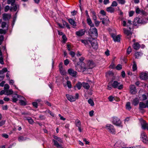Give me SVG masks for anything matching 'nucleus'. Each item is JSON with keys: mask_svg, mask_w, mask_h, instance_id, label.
<instances>
[{"mask_svg": "<svg viewBox=\"0 0 148 148\" xmlns=\"http://www.w3.org/2000/svg\"><path fill=\"white\" fill-rule=\"evenodd\" d=\"M88 65L87 68L84 66L82 67V66H77L76 67V69L78 71H82L83 72L85 71L86 69H92L94 66V64L93 62L92 61H88L87 63Z\"/></svg>", "mask_w": 148, "mask_h": 148, "instance_id": "f257e3e1", "label": "nucleus"}, {"mask_svg": "<svg viewBox=\"0 0 148 148\" xmlns=\"http://www.w3.org/2000/svg\"><path fill=\"white\" fill-rule=\"evenodd\" d=\"M146 23L145 21L143 18H136L134 20V24L136 26L141 24H144Z\"/></svg>", "mask_w": 148, "mask_h": 148, "instance_id": "f03ea898", "label": "nucleus"}, {"mask_svg": "<svg viewBox=\"0 0 148 148\" xmlns=\"http://www.w3.org/2000/svg\"><path fill=\"white\" fill-rule=\"evenodd\" d=\"M112 85L113 87L115 88H117L119 89H121L123 88V85L120 84V83L117 81H113Z\"/></svg>", "mask_w": 148, "mask_h": 148, "instance_id": "7ed1b4c3", "label": "nucleus"}, {"mask_svg": "<svg viewBox=\"0 0 148 148\" xmlns=\"http://www.w3.org/2000/svg\"><path fill=\"white\" fill-rule=\"evenodd\" d=\"M139 120L142 128L144 130L147 129L148 130V123L142 118L140 119Z\"/></svg>", "mask_w": 148, "mask_h": 148, "instance_id": "20e7f679", "label": "nucleus"}, {"mask_svg": "<svg viewBox=\"0 0 148 148\" xmlns=\"http://www.w3.org/2000/svg\"><path fill=\"white\" fill-rule=\"evenodd\" d=\"M106 128L108 131L112 134L115 133V131L113 126L111 124H107L106 125Z\"/></svg>", "mask_w": 148, "mask_h": 148, "instance_id": "39448f33", "label": "nucleus"}, {"mask_svg": "<svg viewBox=\"0 0 148 148\" xmlns=\"http://www.w3.org/2000/svg\"><path fill=\"white\" fill-rule=\"evenodd\" d=\"M90 32L92 34V36L95 38H96L98 37V34L97 29L94 27H91L90 29Z\"/></svg>", "mask_w": 148, "mask_h": 148, "instance_id": "423d86ee", "label": "nucleus"}, {"mask_svg": "<svg viewBox=\"0 0 148 148\" xmlns=\"http://www.w3.org/2000/svg\"><path fill=\"white\" fill-rule=\"evenodd\" d=\"M112 122L113 124L118 126H120L121 124V121L118 118L114 117L112 118Z\"/></svg>", "mask_w": 148, "mask_h": 148, "instance_id": "0eeeda50", "label": "nucleus"}, {"mask_svg": "<svg viewBox=\"0 0 148 148\" xmlns=\"http://www.w3.org/2000/svg\"><path fill=\"white\" fill-rule=\"evenodd\" d=\"M125 144L121 141H118L114 145V147L116 148H121L123 147V145Z\"/></svg>", "mask_w": 148, "mask_h": 148, "instance_id": "6e6552de", "label": "nucleus"}, {"mask_svg": "<svg viewBox=\"0 0 148 148\" xmlns=\"http://www.w3.org/2000/svg\"><path fill=\"white\" fill-rule=\"evenodd\" d=\"M148 108V101L146 102V104L143 102H140L139 104V108L140 110H142L143 108Z\"/></svg>", "mask_w": 148, "mask_h": 148, "instance_id": "1a4fd4ad", "label": "nucleus"}, {"mask_svg": "<svg viewBox=\"0 0 148 148\" xmlns=\"http://www.w3.org/2000/svg\"><path fill=\"white\" fill-rule=\"evenodd\" d=\"M124 34L126 35V37L128 39H130L131 37L132 33L130 30L126 29L125 28H123Z\"/></svg>", "mask_w": 148, "mask_h": 148, "instance_id": "9d476101", "label": "nucleus"}, {"mask_svg": "<svg viewBox=\"0 0 148 148\" xmlns=\"http://www.w3.org/2000/svg\"><path fill=\"white\" fill-rule=\"evenodd\" d=\"M68 73L70 75L74 77H76L77 74L76 71L72 69H69L68 70Z\"/></svg>", "mask_w": 148, "mask_h": 148, "instance_id": "9b49d317", "label": "nucleus"}, {"mask_svg": "<svg viewBox=\"0 0 148 148\" xmlns=\"http://www.w3.org/2000/svg\"><path fill=\"white\" fill-rule=\"evenodd\" d=\"M91 45L94 49H97L98 48V45L97 41L96 40H93L91 42L90 41Z\"/></svg>", "mask_w": 148, "mask_h": 148, "instance_id": "f8f14e48", "label": "nucleus"}, {"mask_svg": "<svg viewBox=\"0 0 148 148\" xmlns=\"http://www.w3.org/2000/svg\"><path fill=\"white\" fill-rule=\"evenodd\" d=\"M130 92L131 94H135L137 92L136 89L134 85H131L130 86Z\"/></svg>", "mask_w": 148, "mask_h": 148, "instance_id": "ddd939ff", "label": "nucleus"}, {"mask_svg": "<svg viewBox=\"0 0 148 148\" xmlns=\"http://www.w3.org/2000/svg\"><path fill=\"white\" fill-rule=\"evenodd\" d=\"M66 96L67 99L71 102L74 101L76 100V98L74 96L66 94Z\"/></svg>", "mask_w": 148, "mask_h": 148, "instance_id": "4468645a", "label": "nucleus"}, {"mask_svg": "<svg viewBox=\"0 0 148 148\" xmlns=\"http://www.w3.org/2000/svg\"><path fill=\"white\" fill-rule=\"evenodd\" d=\"M137 14H140L143 15H145L146 12L143 10L140 9L138 8H136L135 10Z\"/></svg>", "mask_w": 148, "mask_h": 148, "instance_id": "2eb2a0df", "label": "nucleus"}, {"mask_svg": "<svg viewBox=\"0 0 148 148\" xmlns=\"http://www.w3.org/2000/svg\"><path fill=\"white\" fill-rule=\"evenodd\" d=\"M148 73H142L140 75V77L143 80H146L148 77Z\"/></svg>", "mask_w": 148, "mask_h": 148, "instance_id": "dca6fc26", "label": "nucleus"}, {"mask_svg": "<svg viewBox=\"0 0 148 148\" xmlns=\"http://www.w3.org/2000/svg\"><path fill=\"white\" fill-rule=\"evenodd\" d=\"M85 32V30L84 29H80L76 32V34L79 36H82L84 34Z\"/></svg>", "mask_w": 148, "mask_h": 148, "instance_id": "f3484780", "label": "nucleus"}, {"mask_svg": "<svg viewBox=\"0 0 148 148\" xmlns=\"http://www.w3.org/2000/svg\"><path fill=\"white\" fill-rule=\"evenodd\" d=\"M112 36L115 42H119L120 39V35H119L117 36L114 35H112Z\"/></svg>", "mask_w": 148, "mask_h": 148, "instance_id": "a211bd4d", "label": "nucleus"}, {"mask_svg": "<svg viewBox=\"0 0 148 148\" xmlns=\"http://www.w3.org/2000/svg\"><path fill=\"white\" fill-rule=\"evenodd\" d=\"M11 17V15L7 14H4L3 15V19L5 21L8 20L10 19Z\"/></svg>", "mask_w": 148, "mask_h": 148, "instance_id": "6ab92c4d", "label": "nucleus"}, {"mask_svg": "<svg viewBox=\"0 0 148 148\" xmlns=\"http://www.w3.org/2000/svg\"><path fill=\"white\" fill-rule=\"evenodd\" d=\"M139 101V99L138 98H135L134 99L132 102V104L134 106H136L138 105Z\"/></svg>", "mask_w": 148, "mask_h": 148, "instance_id": "aec40b11", "label": "nucleus"}, {"mask_svg": "<svg viewBox=\"0 0 148 148\" xmlns=\"http://www.w3.org/2000/svg\"><path fill=\"white\" fill-rule=\"evenodd\" d=\"M24 119L28 121V122L29 124H32L34 123V121L31 117H25L24 118Z\"/></svg>", "mask_w": 148, "mask_h": 148, "instance_id": "412c9836", "label": "nucleus"}, {"mask_svg": "<svg viewBox=\"0 0 148 148\" xmlns=\"http://www.w3.org/2000/svg\"><path fill=\"white\" fill-rule=\"evenodd\" d=\"M138 97L141 101H144L147 99V96L144 94H143L141 96L139 95Z\"/></svg>", "mask_w": 148, "mask_h": 148, "instance_id": "4be33fe9", "label": "nucleus"}, {"mask_svg": "<svg viewBox=\"0 0 148 148\" xmlns=\"http://www.w3.org/2000/svg\"><path fill=\"white\" fill-rule=\"evenodd\" d=\"M86 21L87 23L91 27H94V25L92 23V22L90 17L87 18Z\"/></svg>", "mask_w": 148, "mask_h": 148, "instance_id": "5701e85b", "label": "nucleus"}, {"mask_svg": "<svg viewBox=\"0 0 148 148\" xmlns=\"http://www.w3.org/2000/svg\"><path fill=\"white\" fill-rule=\"evenodd\" d=\"M18 95L16 94L13 95H12V101L13 102H16L17 101V100H18Z\"/></svg>", "mask_w": 148, "mask_h": 148, "instance_id": "b1692460", "label": "nucleus"}, {"mask_svg": "<svg viewBox=\"0 0 148 148\" xmlns=\"http://www.w3.org/2000/svg\"><path fill=\"white\" fill-rule=\"evenodd\" d=\"M140 45L138 42H134L133 45V47L135 49H138L140 47Z\"/></svg>", "mask_w": 148, "mask_h": 148, "instance_id": "393cba45", "label": "nucleus"}, {"mask_svg": "<svg viewBox=\"0 0 148 148\" xmlns=\"http://www.w3.org/2000/svg\"><path fill=\"white\" fill-rule=\"evenodd\" d=\"M82 86L84 88L87 90L90 87L88 84L87 83L82 82Z\"/></svg>", "mask_w": 148, "mask_h": 148, "instance_id": "a878e982", "label": "nucleus"}, {"mask_svg": "<svg viewBox=\"0 0 148 148\" xmlns=\"http://www.w3.org/2000/svg\"><path fill=\"white\" fill-rule=\"evenodd\" d=\"M114 8L112 7H109L107 8L106 9L107 11L110 13H113L114 11Z\"/></svg>", "mask_w": 148, "mask_h": 148, "instance_id": "bb28decb", "label": "nucleus"}, {"mask_svg": "<svg viewBox=\"0 0 148 148\" xmlns=\"http://www.w3.org/2000/svg\"><path fill=\"white\" fill-rule=\"evenodd\" d=\"M53 142L54 143V145L58 148H61V145H60L57 141L53 139Z\"/></svg>", "mask_w": 148, "mask_h": 148, "instance_id": "cd10ccee", "label": "nucleus"}, {"mask_svg": "<svg viewBox=\"0 0 148 148\" xmlns=\"http://www.w3.org/2000/svg\"><path fill=\"white\" fill-rule=\"evenodd\" d=\"M13 91L12 89H10L9 90H8V89L6 90L5 94V95H9L12 94L13 93Z\"/></svg>", "mask_w": 148, "mask_h": 148, "instance_id": "c85d7f7f", "label": "nucleus"}, {"mask_svg": "<svg viewBox=\"0 0 148 148\" xmlns=\"http://www.w3.org/2000/svg\"><path fill=\"white\" fill-rule=\"evenodd\" d=\"M91 13L92 14V17L93 20L95 21L97 20V17L96 16V14L95 11H91Z\"/></svg>", "mask_w": 148, "mask_h": 148, "instance_id": "c756f323", "label": "nucleus"}, {"mask_svg": "<svg viewBox=\"0 0 148 148\" xmlns=\"http://www.w3.org/2000/svg\"><path fill=\"white\" fill-rule=\"evenodd\" d=\"M75 124L77 127H79L81 126V123L80 121L78 119H77L75 121Z\"/></svg>", "mask_w": 148, "mask_h": 148, "instance_id": "7c9ffc66", "label": "nucleus"}, {"mask_svg": "<svg viewBox=\"0 0 148 148\" xmlns=\"http://www.w3.org/2000/svg\"><path fill=\"white\" fill-rule=\"evenodd\" d=\"M69 23L72 25L73 26H75L76 24L75 21L71 19H69Z\"/></svg>", "mask_w": 148, "mask_h": 148, "instance_id": "2f4dec72", "label": "nucleus"}, {"mask_svg": "<svg viewBox=\"0 0 148 148\" xmlns=\"http://www.w3.org/2000/svg\"><path fill=\"white\" fill-rule=\"evenodd\" d=\"M113 82V81H111L110 82L108 85V90H111L112 89L113 87L112 85V83Z\"/></svg>", "mask_w": 148, "mask_h": 148, "instance_id": "473e14b6", "label": "nucleus"}, {"mask_svg": "<svg viewBox=\"0 0 148 148\" xmlns=\"http://www.w3.org/2000/svg\"><path fill=\"white\" fill-rule=\"evenodd\" d=\"M27 138L26 137H24L23 136H20L18 137V140L19 142H21L26 140Z\"/></svg>", "mask_w": 148, "mask_h": 148, "instance_id": "72a5a7b5", "label": "nucleus"}, {"mask_svg": "<svg viewBox=\"0 0 148 148\" xmlns=\"http://www.w3.org/2000/svg\"><path fill=\"white\" fill-rule=\"evenodd\" d=\"M126 108L127 109L130 110L131 108L130 106V102H127L126 105Z\"/></svg>", "mask_w": 148, "mask_h": 148, "instance_id": "f704fd0d", "label": "nucleus"}, {"mask_svg": "<svg viewBox=\"0 0 148 148\" xmlns=\"http://www.w3.org/2000/svg\"><path fill=\"white\" fill-rule=\"evenodd\" d=\"M82 85V83H81L80 82H78L76 84V86L78 90H80Z\"/></svg>", "mask_w": 148, "mask_h": 148, "instance_id": "c9c22d12", "label": "nucleus"}, {"mask_svg": "<svg viewBox=\"0 0 148 148\" xmlns=\"http://www.w3.org/2000/svg\"><path fill=\"white\" fill-rule=\"evenodd\" d=\"M142 53L140 52H137L135 53V57L136 58H138L142 55Z\"/></svg>", "mask_w": 148, "mask_h": 148, "instance_id": "e433bc0d", "label": "nucleus"}, {"mask_svg": "<svg viewBox=\"0 0 148 148\" xmlns=\"http://www.w3.org/2000/svg\"><path fill=\"white\" fill-rule=\"evenodd\" d=\"M15 2V0H8V4H11L12 6H13L14 5Z\"/></svg>", "mask_w": 148, "mask_h": 148, "instance_id": "4c0bfd02", "label": "nucleus"}, {"mask_svg": "<svg viewBox=\"0 0 148 148\" xmlns=\"http://www.w3.org/2000/svg\"><path fill=\"white\" fill-rule=\"evenodd\" d=\"M133 63V65L132 66V69L133 71H134L137 69V65L136 62L135 61H134Z\"/></svg>", "mask_w": 148, "mask_h": 148, "instance_id": "58836bf2", "label": "nucleus"}, {"mask_svg": "<svg viewBox=\"0 0 148 148\" xmlns=\"http://www.w3.org/2000/svg\"><path fill=\"white\" fill-rule=\"evenodd\" d=\"M141 138L143 139L147 138L146 134L145 132H142L141 134Z\"/></svg>", "mask_w": 148, "mask_h": 148, "instance_id": "ea45409f", "label": "nucleus"}, {"mask_svg": "<svg viewBox=\"0 0 148 148\" xmlns=\"http://www.w3.org/2000/svg\"><path fill=\"white\" fill-rule=\"evenodd\" d=\"M53 138L57 140L59 142L62 143V140L60 138L56 136H54Z\"/></svg>", "mask_w": 148, "mask_h": 148, "instance_id": "a19ab883", "label": "nucleus"}, {"mask_svg": "<svg viewBox=\"0 0 148 148\" xmlns=\"http://www.w3.org/2000/svg\"><path fill=\"white\" fill-rule=\"evenodd\" d=\"M88 102L91 106H93L94 105V102L91 99H89L88 101Z\"/></svg>", "mask_w": 148, "mask_h": 148, "instance_id": "79ce46f5", "label": "nucleus"}, {"mask_svg": "<svg viewBox=\"0 0 148 148\" xmlns=\"http://www.w3.org/2000/svg\"><path fill=\"white\" fill-rule=\"evenodd\" d=\"M66 84L67 86L69 88H71L72 87V85L70 81H67Z\"/></svg>", "mask_w": 148, "mask_h": 148, "instance_id": "37998d69", "label": "nucleus"}, {"mask_svg": "<svg viewBox=\"0 0 148 148\" xmlns=\"http://www.w3.org/2000/svg\"><path fill=\"white\" fill-rule=\"evenodd\" d=\"M142 140L143 142L144 143L146 144H148V139L147 138H144V139H143Z\"/></svg>", "mask_w": 148, "mask_h": 148, "instance_id": "c03bdc74", "label": "nucleus"}, {"mask_svg": "<svg viewBox=\"0 0 148 148\" xmlns=\"http://www.w3.org/2000/svg\"><path fill=\"white\" fill-rule=\"evenodd\" d=\"M118 5L116 1H113L112 2L111 5L112 7H116Z\"/></svg>", "mask_w": 148, "mask_h": 148, "instance_id": "a18cd8bd", "label": "nucleus"}, {"mask_svg": "<svg viewBox=\"0 0 148 148\" xmlns=\"http://www.w3.org/2000/svg\"><path fill=\"white\" fill-rule=\"evenodd\" d=\"M119 3L121 4H124L125 3V0H117Z\"/></svg>", "mask_w": 148, "mask_h": 148, "instance_id": "49530a36", "label": "nucleus"}, {"mask_svg": "<svg viewBox=\"0 0 148 148\" xmlns=\"http://www.w3.org/2000/svg\"><path fill=\"white\" fill-rule=\"evenodd\" d=\"M122 68V66L120 64H118L116 67V69L117 70H121Z\"/></svg>", "mask_w": 148, "mask_h": 148, "instance_id": "de8ad7c7", "label": "nucleus"}, {"mask_svg": "<svg viewBox=\"0 0 148 148\" xmlns=\"http://www.w3.org/2000/svg\"><path fill=\"white\" fill-rule=\"evenodd\" d=\"M18 99L20 101L21 100H25V99L23 97L18 95Z\"/></svg>", "mask_w": 148, "mask_h": 148, "instance_id": "09e8293b", "label": "nucleus"}, {"mask_svg": "<svg viewBox=\"0 0 148 148\" xmlns=\"http://www.w3.org/2000/svg\"><path fill=\"white\" fill-rule=\"evenodd\" d=\"M81 41L85 45H87L88 44V41L87 40H81Z\"/></svg>", "mask_w": 148, "mask_h": 148, "instance_id": "8fccbe9b", "label": "nucleus"}, {"mask_svg": "<svg viewBox=\"0 0 148 148\" xmlns=\"http://www.w3.org/2000/svg\"><path fill=\"white\" fill-rule=\"evenodd\" d=\"M24 100H21L20 101V103L22 105H26V102L24 101Z\"/></svg>", "mask_w": 148, "mask_h": 148, "instance_id": "3c124183", "label": "nucleus"}, {"mask_svg": "<svg viewBox=\"0 0 148 148\" xmlns=\"http://www.w3.org/2000/svg\"><path fill=\"white\" fill-rule=\"evenodd\" d=\"M94 22L96 26L98 27L99 25L100 22L96 20V21H94Z\"/></svg>", "mask_w": 148, "mask_h": 148, "instance_id": "603ef678", "label": "nucleus"}, {"mask_svg": "<svg viewBox=\"0 0 148 148\" xmlns=\"http://www.w3.org/2000/svg\"><path fill=\"white\" fill-rule=\"evenodd\" d=\"M132 51V49L130 47H129L127 49V53L129 54Z\"/></svg>", "mask_w": 148, "mask_h": 148, "instance_id": "864d4df0", "label": "nucleus"}, {"mask_svg": "<svg viewBox=\"0 0 148 148\" xmlns=\"http://www.w3.org/2000/svg\"><path fill=\"white\" fill-rule=\"evenodd\" d=\"M135 12L134 11H131L129 12V16L130 17L132 16H133V14Z\"/></svg>", "mask_w": 148, "mask_h": 148, "instance_id": "5fc2aeb1", "label": "nucleus"}, {"mask_svg": "<svg viewBox=\"0 0 148 148\" xmlns=\"http://www.w3.org/2000/svg\"><path fill=\"white\" fill-rule=\"evenodd\" d=\"M6 32L5 30L3 29H0V34H5Z\"/></svg>", "mask_w": 148, "mask_h": 148, "instance_id": "6e6d98bb", "label": "nucleus"}, {"mask_svg": "<svg viewBox=\"0 0 148 148\" xmlns=\"http://www.w3.org/2000/svg\"><path fill=\"white\" fill-rule=\"evenodd\" d=\"M62 39L64 41V42H65L67 39V38L66 36L65 35H62Z\"/></svg>", "mask_w": 148, "mask_h": 148, "instance_id": "4d7b16f0", "label": "nucleus"}, {"mask_svg": "<svg viewBox=\"0 0 148 148\" xmlns=\"http://www.w3.org/2000/svg\"><path fill=\"white\" fill-rule=\"evenodd\" d=\"M10 88L9 85L7 84H6L4 86V89L5 90H8Z\"/></svg>", "mask_w": 148, "mask_h": 148, "instance_id": "13d9d810", "label": "nucleus"}, {"mask_svg": "<svg viewBox=\"0 0 148 148\" xmlns=\"http://www.w3.org/2000/svg\"><path fill=\"white\" fill-rule=\"evenodd\" d=\"M108 99L109 101H112L114 99V98L113 96H110L108 97Z\"/></svg>", "mask_w": 148, "mask_h": 148, "instance_id": "bf43d9fd", "label": "nucleus"}, {"mask_svg": "<svg viewBox=\"0 0 148 148\" xmlns=\"http://www.w3.org/2000/svg\"><path fill=\"white\" fill-rule=\"evenodd\" d=\"M100 13L103 16H105L106 15V12H105V11L103 10H101Z\"/></svg>", "mask_w": 148, "mask_h": 148, "instance_id": "052dcab7", "label": "nucleus"}, {"mask_svg": "<svg viewBox=\"0 0 148 148\" xmlns=\"http://www.w3.org/2000/svg\"><path fill=\"white\" fill-rule=\"evenodd\" d=\"M10 9V7L8 5L5 6V12H7Z\"/></svg>", "mask_w": 148, "mask_h": 148, "instance_id": "680f3d73", "label": "nucleus"}, {"mask_svg": "<svg viewBox=\"0 0 148 148\" xmlns=\"http://www.w3.org/2000/svg\"><path fill=\"white\" fill-rule=\"evenodd\" d=\"M6 23L5 22H2L1 24V27L3 28L6 27Z\"/></svg>", "mask_w": 148, "mask_h": 148, "instance_id": "e2e57ef3", "label": "nucleus"}, {"mask_svg": "<svg viewBox=\"0 0 148 148\" xmlns=\"http://www.w3.org/2000/svg\"><path fill=\"white\" fill-rule=\"evenodd\" d=\"M0 63L2 64H4L3 58L2 57H0Z\"/></svg>", "mask_w": 148, "mask_h": 148, "instance_id": "0e129e2a", "label": "nucleus"}, {"mask_svg": "<svg viewBox=\"0 0 148 148\" xmlns=\"http://www.w3.org/2000/svg\"><path fill=\"white\" fill-rule=\"evenodd\" d=\"M69 63V62L68 59H66L64 61V64L65 65H67Z\"/></svg>", "mask_w": 148, "mask_h": 148, "instance_id": "69168bd1", "label": "nucleus"}, {"mask_svg": "<svg viewBox=\"0 0 148 148\" xmlns=\"http://www.w3.org/2000/svg\"><path fill=\"white\" fill-rule=\"evenodd\" d=\"M94 111L92 110L89 112V114L90 116H93Z\"/></svg>", "mask_w": 148, "mask_h": 148, "instance_id": "338daca9", "label": "nucleus"}, {"mask_svg": "<svg viewBox=\"0 0 148 148\" xmlns=\"http://www.w3.org/2000/svg\"><path fill=\"white\" fill-rule=\"evenodd\" d=\"M70 54L71 56L73 57L75 56V53L72 51H70Z\"/></svg>", "mask_w": 148, "mask_h": 148, "instance_id": "774afa93", "label": "nucleus"}]
</instances>
